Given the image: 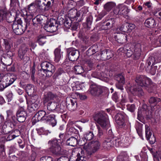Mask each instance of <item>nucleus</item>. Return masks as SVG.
Masks as SVG:
<instances>
[{
    "mask_svg": "<svg viewBox=\"0 0 161 161\" xmlns=\"http://www.w3.org/2000/svg\"><path fill=\"white\" fill-rule=\"evenodd\" d=\"M116 80L118 83L123 84L125 83V78L123 76L121 75H118L116 76Z\"/></svg>",
    "mask_w": 161,
    "mask_h": 161,
    "instance_id": "46",
    "label": "nucleus"
},
{
    "mask_svg": "<svg viewBox=\"0 0 161 161\" xmlns=\"http://www.w3.org/2000/svg\"><path fill=\"white\" fill-rule=\"evenodd\" d=\"M108 89L106 87H101V96L107 97L108 96Z\"/></svg>",
    "mask_w": 161,
    "mask_h": 161,
    "instance_id": "50",
    "label": "nucleus"
},
{
    "mask_svg": "<svg viewBox=\"0 0 161 161\" xmlns=\"http://www.w3.org/2000/svg\"><path fill=\"white\" fill-rule=\"evenodd\" d=\"M62 52H61V49L60 48H56L54 51L55 55L54 61L56 62H58L62 58Z\"/></svg>",
    "mask_w": 161,
    "mask_h": 161,
    "instance_id": "26",
    "label": "nucleus"
},
{
    "mask_svg": "<svg viewBox=\"0 0 161 161\" xmlns=\"http://www.w3.org/2000/svg\"><path fill=\"white\" fill-rule=\"evenodd\" d=\"M14 22L12 25V29L14 32L17 35L22 34L25 30V28L23 27L21 23V21Z\"/></svg>",
    "mask_w": 161,
    "mask_h": 161,
    "instance_id": "9",
    "label": "nucleus"
},
{
    "mask_svg": "<svg viewBox=\"0 0 161 161\" xmlns=\"http://www.w3.org/2000/svg\"><path fill=\"white\" fill-rule=\"evenodd\" d=\"M3 40L6 49L7 50H10L11 48V47L8 41L7 40L5 39H3Z\"/></svg>",
    "mask_w": 161,
    "mask_h": 161,
    "instance_id": "55",
    "label": "nucleus"
},
{
    "mask_svg": "<svg viewBox=\"0 0 161 161\" xmlns=\"http://www.w3.org/2000/svg\"><path fill=\"white\" fill-rule=\"evenodd\" d=\"M88 11L87 8L86 7L82 8L80 11H77V10L75 9H72L70 10L68 13V18L70 19H75L77 20L78 18L80 15V14L82 15L84 14L87 13Z\"/></svg>",
    "mask_w": 161,
    "mask_h": 161,
    "instance_id": "5",
    "label": "nucleus"
},
{
    "mask_svg": "<svg viewBox=\"0 0 161 161\" xmlns=\"http://www.w3.org/2000/svg\"><path fill=\"white\" fill-rule=\"evenodd\" d=\"M69 59L71 61L77 60L79 57V52L76 49L70 47L67 50Z\"/></svg>",
    "mask_w": 161,
    "mask_h": 161,
    "instance_id": "8",
    "label": "nucleus"
},
{
    "mask_svg": "<svg viewBox=\"0 0 161 161\" xmlns=\"http://www.w3.org/2000/svg\"><path fill=\"white\" fill-rule=\"evenodd\" d=\"M7 114V117L10 118L12 119V120H15V117L13 114V111L11 110H8L6 111Z\"/></svg>",
    "mask_w": 161,
    "mask_h": 161,
    "instance_id": "48",
    "label": "nucleus"
},
{
    "mask_svg": "<svg viewBox=\"0 0 161 161\" xmlns=\"http://www.w3.org/2000/svg\"><path fill=\"white\" fill-rule=\"evenodd\" d=\"M72 21L71 19L69 18H66L64 22L65 26L68 28H69L72 25Z\"/></svg>",
    "mask_w": 161,
    "mask_h": 161,
    "instance_id": "45",
    "label": "nucleus"
},
{
    "mask_svg": "<svg viewBox=\"0 0 161 161\" xmlns=\"http://www.w3.org/2000/svg\"><path fill=\"white\" fill-rule=\"evenodd\" d=\"M58 23L56 20L54 19H50L48 24L44 26L45 29L48 32H53L58 30Z\"/></svg>",
    "mask_w": 161,
    "mask_h": 161,
    "instance_id": "6",
    "label": "nucleus"
},
{
    "mask_svg": "<svg viewBox=\"0 0 161 161\" xmlns=\"http://www.w3.org/2000/svg\"><path fill=\"white\" fill-rule=\"evenodd\" d=\"M25 89L28 93L34 92V86L32 85H27L25 87Z\"/></svg>",
    "mask_w": 161,
    "mask_h": 161,
    "instance_id": "47",
    "label": "nucleus"
},
{
    "mask_svg": "<svg viewBox=\"0 0 161 161\" xmlns=\"http://www.w3.org/2000/svg\"><path fill=\"white\" fill-rule=\"evenodd\" d=\"M145 135L147 139H149V137L152 136V131L147 125H145Z\"/></svg>",
    "mask_w": 161,
    "mask_h": 161,
    "instance_id": "39",
    "label": "nucleus"
},
{
    "mask_svg": "<svg viewBox=\"0 0 161 161\" xmlns=\"http://www.w3.org/2000/svg\"><path fill=\"white\" fill-rule=\"evenodd\" d=\"M160 101V99L159 98L152 97L149 99V103L151 106H153V105L155 106Z\"/></svg>",
    "mask_w": 161,
    "mask_h": 161,
    "instance_id": "38",
    "label": "nucleus"
},
{
    "mask_svg": "<svg viewBox=\"0 0 161 161\" xmlns=\"http://www.w3.org/2000/svg\"><path fill=\"white\" fill-rule=\"evenodd\" d=\"M12 119V118L7 117L4 123H5L6 124H10L11 123H13V122H14L15 121V120H13Z\"/></svg>",
    "mask_w": 161,
    "mask_h": 161,
    "instance_id": "63",
    "label": "nucleus"
},
{
    "mask_svg": "<svg viewBox=\"0 0 161 161\" xmlns=\"http://www.w3.org/2000/svg\"><path fill=\"white\" fill-rule=\"evenodd\" d=\"M147 139L149 140L150 144H154L156 142V138L154 135L149 137V139Z\"/></svg>",
    "mask_w": 161,
    "mask_h": 161,
    "instance_id": "62",
    "label": "nucleus"
},
{
    "mask_svg": "<svg viewBox=\"0 0 161 161\" xmlns=\"http://www.w3.org/2000/svg\"><path fill=\"white\" fill-rule=\"evenodd\" d=\"M114 19H110L108 20V21L107 22L106 24V27L104 28H103V26L102 27V28L103 29L107 30L110 27V21H111L112 24L113 25L114 23Z\"/></svg>",
    "mask_w": 161,
    "mask_h": 161,
    "instance_id": "53",
    "label": "nucleus"
},
{
    "mask_svg": "<svg viewBox=\"0 0 161 161\" xmlns=\"http://www.w3.org/2000/svg\"><path fill=\"white\" fill-rule=\"evenodd\" d=\"M126 27L127 28V31H130L135 28V25L133 24H128L126 25Z\"/></svg>",
    "mask_w": 161,
    "mask_h": 161,
    "instance_id": "59",
    "label": "nucleus"
},
{
    "mask_svg": "<svg viewBox=\"0 0 161 161\" xmlns=\"http://www.w3.org/2000/svg\"><path fill=\"white\" fill-rule=\"evenodd\" d=\"M127 109L131 112H133L135 109V105L133 104H128L127 105Z\"/></svg>",
    "mask_w": 161,
    "mask_h": 161,
    "instance_id": "57",
    "label": "nucleus"
},
{
    "mask_svg": "<svg viewBox=\"0 0 161 161\" xmlns=\"http://www.w3.org/2000/svg\"><path fill=\"white\" fill-rule=\"evenodd\" d=\"M125 114L123 112L117 113L115 116V119L117 124L122 127L125 125Z\"/></svg>",
    "mask_w": 161,
    "mask_h": 161,
    "instance_id": "10",
    "label": "nucleus"
},
{
    "mask_svg": "<svg viewBox=\"0 0 161 161\" xmlns=\"http://www.w3.org/2000/svg\"><path fill=\"white\" fill-rule=\"evenodd\" d=\"M144 24L146 27L150 28L154 27L156 25L155 20L152 18L147 19Z\"/></svg>",
    "mask_w": 161,
    "mask_h": 161,
    "instance_id": "29",
    "label": "nucleus"
},
{
    "mask_svg": "<svg viewBox=\"0 0 161 161\" xmlns=\"http://www.w3.org/2000/svg\"><path fill=\"white\" fill-rule=\"evenodd\" d=\"M106 52H107V59H109L111 58L114 55L113 52L109 50L105 49Z\"/></svg>",
    "mask_w": 161,
    "mask_h": 161,
    "instance_id": "56",
    "label": "nucleus"
},
{
    "mask_svg": "<svg viewBox=\"0 0 161 161\" xmlns=\"http://www.w3.org/2000/svg\"><path fill=\"white\" fill-rule=\"evenodd\" d=\"M110 127V124L108 115L104 112L101 111V127L106 130Z\"/></svg>",
    "mask_w": 161,
    "mask_h": 161,
    "instance_id": "13",
    "label": "nucleus"
},
{
    "mask_svg": "<svg viewBox=\"0 0 161 161\" xmlns=\"http://www.w3.org/2000/svg\"><path fill=\"white\" fill-rule=\"evenodd\" d=\"M127 35L123 33H118L114 36L115 40L120 43H125L127 41Z\"/></svg>",
    "mask_w": 161,
    "mask_h": 161,
    "instance_id": "23",
    "label": "nucleus"
},
{
    "mask_svg": "<svg viewBox=\"0 0 161 161\" xmlns=\"http://www.w3.org/2000/svg\"><path fill=\"white\" fill-rule=\"evenodd\" d=\"M27 50L28 48L25 45L23 44L21 46L18 51V55L20 59H23Z\"/></svg>",
    "mask_w": 161,
    "mask_h": 161,
    "instance_id": "30",
    "label": "nucleus"
},
{
    "mask_svg": "<svg viewBox=\"0 0 161 161\" xmlns=\"http://www.w3.org/2000/svg\"><path fill=\"white\" fill-rule=\"evenodd\" d=\"M76 161H85L86 158L84 151L81 150L80 153H79L77 155Z\"/></svg>",
    "mask_w": 161,
    "mask_h": 161,
    "instance_id": "37",
    "label": "nucleus"
},
{
    "mask_svg": "<svg viewBox=\"0 0 161 161\" xmlns=\"http://www.w3.org/2000/svg\"><path fill=\"white\" fill-rule=\"evenodd\" d=\"M141 45L140 43L136 44L133 49V57L134 59H138L141 55Z\"/></svg>",
    "mask_w": 161,
    "mask_h": 161,
    "instance_id": "18",
    "label": "nucleus"
},
{
    "mask_svg": "<svg viewBox=\"0 0 161 161\" xmlns=\"http://www.w3.org/2000/svg\"><path fill=\"white\" fill-rule=\"evenodd\" d=\"M11 127L10 126H8V127L6 129H5L4 130L1 131V132L2 133V134L3 135L9 133H13L14 132V131L10 130L9 129Z\"/></svg>",
    "mask_w": 161,
    "mask_h": 161,
    "instance_id": "58",
    "label": "nucleus"
},
{
    "mask_svg": "<svg viewBox=\"0 0 161 161\" xmlns=\"http://www.w3.org/2000/svg\"><path fill=\"white\" fill-rule=\"evenodd\" d=\"M161 8H154L152 11V14L158 18L159 12H160Z\"/></svg>",
    "mask_w": 161,
    "mask_h": 161,
    "instance_id": "52",
    "label": "nucleus"
},
{
    "mask_svg": "<svg viewBox=\"0 0 161 161\" xmlns=\"http://www.w3.org/2000/svg\"><path fill=\"white\" fill-rule=\"evenodd\" d=\"M8 14L9 12L6 8L5 3L3 2L0 6V22L6 19Z\"/></svg>",
    "mask_w": 161,
    "mask_h": 161,
    "instance_id": "16",
    "label": "nucleus"
},
{
    "mask_svg": "<svg viewBox=\"0 0 161 161\" xmlns=\"http://www.w3.org/2000/svg\"><path fill=\"white\" fill-rule=\"evenodd\" d=\"M46 0H36L35 1V4L40 8H42L44 6V9L48 10L52 6L50 1H48L46 3Z\"/></svg>",
    "mask_w": 161,
    "mask_h": 161,
    "instance_id": "14",
    "label": "nucleus"
},
{
    "mask_svg": "<svg viewBox=\"0 0 161 161\" xmlns=\"http://www.w3.org/2000/svg\"><path fill=\"white\" fill-rule=\"evenodd\" d=\"M160 61V59L157 58V57L151 56L149 57L147 60V63L148 66L152 64V65H154L155 63H157Z\"/></svg>",
    "mask_w": 161,
    "mask_h": 161,
    "instance_id": "31",
    "label": "nucleus"
},
{
    "mask_svg": "<svg viewBox=\"0 0 161 161\" xmlns=\"http://www.w3.org/2000/svg\"><path fill=\"white\" fill-rule=\"evenodd\" d=\"M66 104L67 107L71 111H74L76 110L77 108V104L76 100L74 99H71L69 98L66 99Z\"/></svg>",
    "mask_w": 161,
    "mask_h": 161,
    "instance_id": "21",
    "label": "nucleus"
},
{
    "mask_svg": "<svg viewBox=\"0 0 161 161\" xmlns=\"http://www.w3.org/2000/svg\"><path fill=\"white\" fill-rule=\"evenodd\" d=\"M77 140L75 138L71 137L67 140L66 141V144L72 147H74L77 144Z\"/></svg>",
    "mask_w": 161,
    "mask_h": 161,
    "instance_id": "32",
    "label": "nucleus"
},
{
    "mask_svg": "<svg viewBox=\"0 0 161 161\" xmlns=\"http://www.w3.org/2000/svg\"><path fill=\"white\" fill-rule=\"evenodd\" d=\"M152 44L154 45L155 47L161 45V35L158 37H155L152 42Z\"/></svg>",
    "mask_w": 161,
    "mask_h": 161,
    "instance_id": "36",
    "label": "nucleus"
},
{
    "mask_svg": "<svg viewBox=\"0 0 161 161\" xmlns=\"http://www.w3.org/2000/svg\"><path fill=\"white\" fill-rule=\"evenodd\" d=\"M43 104L47 106V109L49 111H52L55 110L58 105L57 103L55 101L50 102Z\"/></svg>",
    "mask_w": 161,
    "mask_h": 161,
    "instance_id": "27",
    "label": "nucleus"
},
{
    "mask_svg": "<svg viewBox=\"0 0 161 161\" xmlns=\"http://www.w3.org/2000/svg\"><path fill=\"white\" fill-rule=\"evenodd\" d=\"M93 134L91 131L87 132L84 134L83 136L85 139L86 140H91L93 137Z\"/></svg>",
    "mask_w": 161,
    "mask_h": 161,
    "instance_id": "40",
    "label": "nucleus"
},
{
    "mask_svg": "<svg viewBox=\"0 0 161 161\" xmlns=\"http://www.w3.org/2000/svg\"><path fill=\"white\" fill-rule=\"evenodd\" d=\"M61 141L59 140L53 139L49 141L48 143L50 145V149L51 153L56 155H59L63 154V153L59 143Z\"/></svg>",
    "mask_w": 161,
    "mask_h": 161,
    "instance_id": "3",
    "label": "nucleus"
},
{
    "mask_svg": "<svg viewBox=\"0 0 161 161\" xmlns=\"http://www.w3.org/2000/svg\"><path fill=\"white\" fill-rule=\"evenodd\" d=\"M88 92L92 96L98 97L101 94V86L95 83L92 84L90 85Z\"/></svg>",
    "mask_w": 161,
    "mask_h": 161,
    "instance_id": "7",
    "label": "nucleus"
},
{
    "mask_svg": "<svg viewBox=\"0 0 161 161\" xmlns=\"http://www.w3.org/2000/svg\"><path fill=\"white\" fill-rule=\"evenodd\" d=\"M119 49L120 51H122L123 50V52H125V53H126L128 57H130L131 55H133V51H132L130 50L127 49L126 48H120Z\"/></svg>",
    "mask_w": 161,
    "mask_h": 161,
    "instance_id": "49",
    "label": "nucleus"
},
{
    "mask_svg": "<svg viewBox=\"0 0 161 161\" xmlns=\"http://www.w3.org/2000/svg\"><path fill=\"white\" fill-rule=\"evenodd\" d=\"M55 71V70H46L45 72L46 74V76L50 77L51 76Z\"/></svg>",
    "mask_w": 161,
    "mask_h": 161,
    "instance_id": "61",
    "label": "nucleus"
},
{
    "mask_svg": "<svg viewBox=\"0 0 161 161\" xmlns=\"http://www.w3.org/2000/svg\"><path fill=\"white\" fill-rule=\"evenodd\" d=\"M36 9L34 3H31L28 5V9H23L22 10L21 14L24 17H26L25 19V26L23 27L25 28V30L28 27L33 24L32 20L31 19L33 17L36 15Z\"/></svg>",
    "mask_w": 161,
    "mask_h": 161,
    "instance_id": "1",
    "label": "nucleus"
},
{
    "mask_svg": "<svg viewBox=\"0 0 161 161\" xmlns=\"http://www.w3.org/2000/svg\"><path fill=\"white\" fill-rule=\"evenodd\" d=\"M42 20V18L41 16L37 15L32 20L33 25L34 26H36L38 24H40Z\"/></svg>",
    "mask_w": 161,
    "mask_h": 161,
    "instance_id": "34",
    "label": "nucleus"
},
{
    "mask_svg": "<svg viewBox=\"0 0 161 161\" xmlns=\"http://www.w3.org/2000/svg\"><path fill=\"white\" fill-rule=\"evenodd\" d=\"M102 145L103 148L105 149H108L112 146L111 145V140L108 139L106 140L103 142Z\"/></svg>",
    "mask_w": 161,
    "mask_h": 161,
    "instance_id": "43",
    "label": "nucleus"
},
{
    "mask_svg": "<svg viewBox=\"0 0 161 161\" xmlns=\"http://www.w3.org/2000/svg\"><path fill=\"white\" fill-rule=\"evenodd\" d=\"M74 71L76 74L79 75L83 73L84 70L81 66L76 65L75 67Z\"/></svg>",
    "mask_w": 161,
    "mask_h": 161,
    "instance_id": "42",
    "label": "nucleus"
},
{
    "mask_svg": "<svg viewBox=\"0 0 161 161\" xmlns=\"http://www.w3.org/2000/svg\"><path fill=\"white\" fill-rule=\"evenodd\" d=\"M115 4L113 2H109L104 6V8L107 11H110L114 6Z\"/></svg>",
    "mask_w": 161,
    "mask_h": 161,
    "instance_id": "41",
    "label": "nucleus"
},
{
    "mask_svg": "<svg viewBox=\"0 0 161 161\" xmlns=\"http://www.w3.org/2000/svg\"><path fill=\"white\" fill-rule=\"evenodd\" d=\"M130 91L132 93L141 97L144 95V93L141 87H138L136 86H131L130 88Z\"/></svg>",
    "mask_w": 161,
    "mask_h": 161,
    "instance_id": "24",
    "label": "nucleus"
},
{
    "mask_svg": "<svg viewBox=\"0 0 161 161\" xmlns=\"http://www.w3.org/2000/svg\"><path fill=\"white\" fill-rule=\"evenodd\" d=\"M100 70H98L97 71L93 72L92 74V75L93 77L100 79Z\"/></svg>",
    "mask_w": 161,
    "mask_h": 161,
    "instance_id": "54",
    "label": "nucleus"
},
{
    "mask_svg": "<svg viewBox=\"0 0 161 161\" xmlns=\"http://www.w3.org/2000/svg\"><path fill=\"white\" fill-rule=\"evenodd\" d=\"M129 11L127 7L123 4H119L114 10L113 12L115 14H122L126 15Z\"/></svg>",
    "mask_w": 161,
    "mask_h": 161,
    "instance_id": "12",
    "label": "nucleus"
},
{
    "mask_svg": "<svg viewBox=\"0 0 161 161\" xmlns=\"http://www.w3.org/2000/svg\"><path fill=\"white\" fill-rule=\"evenodd\" d=\"M17 133V135L13 134V133H11L7 136L6 138L7 141H10L14 139L16 137L19 136L20 134V132L17 130H15L14 131V132Z\"/></svg>",
    "mask_w": 161,
    "mask_h": 161,
    "instance_id": "35",
    "label": "nucleus"
},
{
    "mask_svg": "<svg viewBox=\"0 0 161 161\" xmlns=\"http://www.w3.org/2000/svg\"><path fill=\"white\" fill-rule=\"evenodd\" d=\"M27 101V103L28 104V109L31 112L36 110L40 106V103L37 101L33 102L31 100Z\"/></svg>",
    "mask_w": 161,
    "mask_h": 161,
    "instance_id": "17",
    "label": "nucleus"
},
{
    "mask_svg": "<svg viewBox=\"0 0 161 161\" xmlns=\"http://www.w3.org/2000/svg\"><path fill=\"white\" fill-rule=\"evenodd\" d=\"M27 114L25 111L24 106L19 108L17 113V118L20 122H23L26 119Z\"/></svg>",
    "mask_w": 161,
    "mask_h": 161,
    "instance_id": "15",
    "label": "nucleus"
},
{
    "mask_svg": "<svg viewBox=\"0 0 161 161\" xmlns=\"http://www.w3.org/2000/svg\"><path fill=\"white\" fill-rule=\"evenodd\" d=\"M100 144L97 140L90 142L88 144H85L84 148L89 155H91L97 152L100 148Z\"/></svg>",
    "mask_w": 161,
    "mask_h": 161,
    "instance_id": "2",
    "label": "nucleus"
},
{
    "mask_svg": "<svg viewBox=\"0 0 161 161\" xmlns=\"http://www.w3.org/2000/svg\"><path fill=\"white\" fill-rule=\"evenodd\" d=\"M107 55V52L105 50L101 52V60H108Z\"/></svg>",
    "mask_w": 161,
    "mask_h": 161,
    "instance_id": "60",
    "label": "nucleus"
},
{
    "mask_svg": "<svg viewBox=\"0 0 161 161\" xmlns=\"http://www.w3.org/2000/svg\"><path fill=\"white\" fill-rule=\"evenodd\" d=\"M108 72L107 70L104 71V73H103V74H101V80H103L105 82H107L108 80V75L107 74Z\"/></svg>",
    "mask_w": 161,
    "mask_h": 161,
    "instance_id": "51",
    "label": "nucleus"
},
{
    "mask_svg": "<svg viewBox=\"0 0 161 161\" xmlns=\"http://www.w3.org/2000/svg\"><path fill=\"white\" fill-rule=\"evenodd\" d=\"M67 134H61L60 133L59 136V137L62 140V142L64 141L65 140L66 138H67Z\"/></svg>",
    "mask_w": 161,
    "mask_h": 161,
    "instance_id": "64",
    "label": "nucleus"
},
{
    "mask_svg": "<svg viewBox=\"0 0 161 161\" xmlns=\"http://www.w3.org/2000/svg\"><path fill=\"white\" fill-rule=\"evenodd\" d=\"M93 119L99 132L100 129V126L101 125V113L100 112L95 113L93 116Z\"/></svg>",
    "mask_w": 161,
    "mask_h": 161,
    "instance_id": "28",
    "label": "nucleus"
},
{
    "mask_svg": "<svg viewBox=\"0 0 161 161\" xmlns=\"http://www.w3.org/2000/svg\"><path fill=\"white\" fill-rule=\"evenodd\" d=\"M46 36L44 35H40L37 37V42L41 45H43L46 42Z\"/></svg>",
    "mask_w": 161,
    "mask_h": 161,
    "instance_id": "33",
    "label": "nucleus"
},
{
    "mask_svg": "<svg viewBox=\"0 0 161 161\" xmlns=\"http://www.w3.org/2000/svg\"><path fill=\"white\" fill-rule=\"evenodd\" d=\"M41 65L44 72H45L46 70H55L54 66L52 64L47 61L42 62Z\"/></svg>",
    "mask_w": 161,
    "mask_h": 161,
    "instance_id": "22",
    "label": "nucleus"
},
{
    "mask_svg": "<svg viewBox=\"0 0 161 161\" xmlns=\"http://www.w3.org/2000/svg\"><path fill=\"white\" fill-rule=\"evenodd\" d=\"M58 96L55 93L50 92L45 93L42 98V102L43 104L47 103L54 101L57 99Z\"/></svg>",
    "mask_w": 161,
    "mask_h": 161,
    "instance_id": "11",
    "label": "nucleus"
},
{
    "mask_svg": "<svg viewBox=\"0 0 161 161\" xmlns=\"http://www.w3.org/2000/svg\"><path fill=\"white\" fill-rule=\"evenodd\" d=\"M46 119L45 120L49 122L53 126H55L57 124V120L55 119V116L53 114H49L47 112L46 116Z\"/></svg>",
    "mask_w": 161,
    "mask_h": 161,
    "instance_id": "25",
    "label": "nucleus"
},
{
    "mask_svg": "<svg viewBox=\"0 0 161 161\" xmlns=\"http://www.w3.org/2000/svg\"><path fill=\"white\" fill-rule=\"evenodd\" d=\"M4 77L6 81L5 83L6 87H7L13 84L17 79L16 76L13 74H7Z\"/></svg>",
    "mask_w": 161,
    "mask_h": 161,
    "instance_id": "20",
    "label": "nucleus"
},
{
    "mask_svg": "<svg viewBox=\"0 0 161 161\" xmlns=\"http://www.w3.org/2000/svg\"><path fill=\"white\" fill-rule=\"evenodd\" d=\"M135 81L138 85L142 87H147L153 84L149 78L142 75L137 76Z\"/></svg>",
    "mask_w": 161,
    "mask_h": 161,
    "instance_id": "4",
    "label": "nucleus"
},
{
    "mask_svg": "<svg viewBox=\"0 0 161 161\" xmlns=\"http://www.w3.org/2000/svg\"><path fill=\"white\" fill-rule=\"evenodd\" d=\"M47 114V113L43 110L39 111L35 115L34 117L35 119H34V121L36 122L39 121L45 120V119H46Z\"/></svg>",
    "mask_w": 161,
    "mask_h": 161,
    "instance_id": "19",
    "label": "nucleus"
},
{
    "mask_svg": "<svg viewBox=\"0 0 161 161\" xmlns=\"http://www.w3.org/2000/svg\"><path fill=\"white\" fill-rule=\"evenodd\" d=\"M92 21L93 18L92 16L90 15L86 17V24L87 28L88 29H90L91 28Z\"/></svg>",
    "mask_w": 161,
    "mask_h": 161,
    "instance_id": "44",
    "label": "nucleus"
}]
</instances>
